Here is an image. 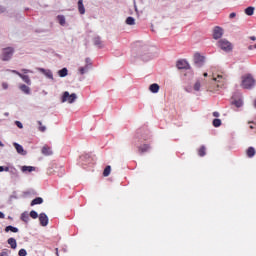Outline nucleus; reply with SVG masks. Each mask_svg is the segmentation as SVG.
<instances>
[{
	"instance_id": "1",
	"label": "nucleus",
	"mask_w": 256,
	"mask_h": 256,
	"mask_svg": "<svg viewBox=\"0 0 256 256\" xmlns=\"http://www.w3.org/2000/svg\"><path fill=\"white\" fill-rule=\"evenodd\" d=\"M241 87L243 89H252L255 87V78L251 74L242 77Z\"/></svg>"
},
{
	"instance_id": "2",
	"label": "nucleus",
	"mask_w": 256,
	"mask_h": 256,
	"mask_svg": "<svg viewBox=\"0 0 256 256\" xmlns=\"http://www.w3.org/2000/svg\"><path fill=\"white\" fill-rule=\"evenodd\" d=\"M77 101V94H70L68 91L63 92L61 96V103L73 104Z\"/></svg>"
},
{
	"instance_id": "3",
	"label": "nucleus",
	"mask_w": 256,
	"mask_h": 256,
	"mask_svg": "<svg viewBox=\"0 0 256 256\" xmlns=\"http://www.w3.org/2000/svg\"><path fill=\"white\" fill-rule=\"evenodd\" d=\"M218 46L220 47V49H222V51H225L226 53H229V51H233V45L227 39L219 40Z\"/></svg>"
},
{
	"instance_id": "4",
	"label": "nucleus",
	"mask_w": 256,
	"mask_h": 256,
	"mask_svg": "<svg viewBox=\"0 0 256 256\" xmlns=\"http://www.w3.org/2000/svg\"><path fill=\"white\" fill-rule=\"evenodd\" d=\"M13 53H15V50L12 47L4 48L2 50V61H10Z\"/></svg>"
},
{
	"instance_id": "5",
	"label": "nucleus",
	"mask_w": 256,
	"mask_h": 256,
	"mask_svg": "<svg viewBox=\"0 0 256 256\" xmlns=\"http://www.w3.org/2000/svg\"><path fill=\"white\" fill-rule=\"evenodd\" d=\"M21 72H22L23 74L20 75V79H22V81H23L24 83H26V85H31V84H32L31 78H30L29 75H27V74H28V73H33V71H32V70H29V69L23 68V69H21Z\"/></svg>"
},
{
	"instance_id": "6",
	"label": "nucleus",
	"mask_w": 256,
	"mask_h": 256,
	"mask_svg": "<svg viewBox=\"0 0 256 256\" xmlns=\"http://www.w3.org/2000/svg\"><path fill=\"white\" fill-rule=\"evenodd\" d=\"M194 64L195 67L201 68L205 65V56H201L200 53L194 54Z\"/></svg>"
},
{
	"instance_id": "7",
	"label": "nucleus",
	"mask_w": 256,
	"mask_h": 256,
	"mask_svg": "<svg viewBox=\"0 0 256 256\" xmlns=\"http://www.w3.org/2000/svg\"><path fill=\"white\" fill-rule=\"evenodd\" d=\"M223 37V28L216 26L213 30V39H221Z\"/></svg>"
},
{
	"instance_id": "8",
	"label": "nucleus",
	"mask_w": 256,
	"mask_h": 256,
	"mask_svg": "<svg viewBox=\"0 0 256 256\" xmlns=\"http://www.w3.org/2000/svg\"><path fill=\"white\" fill-rule=\"evenodd\" d=\"M39 73H42V75H45V77H47V79H51L53 81V72L49 69H45V68H37Z\"/></svg>"
},
{
	"instance_id": "9",
	"label": "nucleus",
	"mask_w": 256,
	"mask_h": 256,
	"mask_svg": "<svg viewBox=\"0 0 256 256\" xmlns=\"http://www.w3.org/2000/svg\"><path fill=\"white\" fill-rule=\"evenodd\" d=\"M13 147L16 149L18 155H22V156L27 155V151H25V149L21 146V144L14 142Z\"/></svg>"
},
{
	"instance_id": "10",
	"label": "nucleus",
	"mask_w": 256,
	"mask_h": 256,
	"mask_svg": "<svg viewBox=\"0 0 256 256\" xmlns=\"http://www.w3.org/2000/svg\"><path fill=\"white\" fill-rule=\"evenodd\" d=\"M177 69H189L187 60H178L176 64Z\"/></svg>"
},
{
	"instance_id": "11",
	"label": "nucleus",
	"mask_w": 256,
	"mask_h": 256,
	"mask_svg": "<svg viewBox=\"0 0 256 256\" xmlns=\"http://www.w3.org/2000/svg\"><path fill=\"white\" fill-rule=\"evenodd\" d=\"M39 221H40V225H48L49 224V217H47V214L41 213L39 215Z\"/></svg>"
},
{
	"instance_id": "12",
	"label": "nucleus",
	"mask_w": 256,
	"mask_h": 256,
	"mask_svg": "<svg viewBox=\"0 0 256 256\" xmlns=\"http://www.w3.org/2000/svg\"><path fill=\"white\" fill-rule=\"evenodd\" d=\"M19 89L22 93H25V95H31V88L26 84H20Z\"/></svg>"
},
{
	"instance_id": "13",
	"label": "nucleus",
	"mask_w": 256,
	"mask_h": 256,
	"mask_svg": "<svg viewBox=\"0 0 256 256\" xmlns=\"http://www.w3.org/2000/svg\"><path fill=\"white\" fill-rule=\"evenodd\" d=\"M8 173H10L11 179H17V177H19V171L17 168H15V166H11V169Z\"/></svg>"
},
{
	"instance_id": "14",
	"label": "nucleus",
	"mask_w": 256,
	"mask_h": 256,
	"mask_svg": "<svg viewBox=\"0 0 256 256\" xmlns=\"http://www.w3.org/2000/svg\"><path fill=\"white\" fill-rule=\"evenodd\" d=\"M89 71H91V68L86 65L78 68L79 75H85V74L89 73Z\"/></svg>"
},
{
	"instance_id": "15",
	"label": "nucleus",
	"mask_w": 256,
	"mask_h": 256,
	"mask_svg": "<svg viewBox=\"0 0 256 256\" xmlns=\"http://www.w3.org/2000/svg\"><path fill=\"white\" fill-rule=\"evenodd\" d=\"M78 11L80 15H85V5H83V0H78Z\"/></svg>"
},
{
	"instance_id": "16",
	"label": "nucleus",
	"mask_w": 256,
	"mask_h": 256,
	"mask_svg": "<svg viewBox=\"0 0 256 256\" xmlns=\"http://www.w3.org/2000/svg\"><path fill=\"white\" fill-rule=\"evenodd\" d=\"M159 89L160 87H159V84L157 83L151 84L149 86V91H151V93H159Z\"/></svg>"
},
{
	"instance_id": "17",
	"label": "nucleus",
	"mask_w": 256,
	"mask_h": 256,
	"mask_svg": "<svg viewBox=\"0 0 256 256\" xmlns=\"http://www.w3.org/2000/svg\"><path fill=\"white\" fill-rule=\"evenodd\" d=\"M42 155H46V156L53 155V151L48 146H43Z\"/></svg>"
},
{
	"instance_id": "18",
	"label": "nucleus",
	"mask_w": 256,
	"mask_h": 256,
	"mask_svg": "<svg viewBox=\"0 0 256 256\" xmlns=\"http://www.w3.org/2000/svg\"><path fill=\"white\" fill-rule=\"evenodd\" d=\"M22 173H32V171H35V167L33 166H22L21 167Z\"/></svg>"
},
{
	"instance_id": "19",
	"label": "nucleus",
	"mask_w": 256,
	"mask_h": 256,
	"mask_svg": "<svg viewBox=\"0 0 256 256\" xmlns=\"http://www.w3.org/2000/svg\"><path fill=\"white\" fill-rule=\"evenodd\" d=\"M57 21H58L59 25H61V27H65V23H67L65 16H63V15H58Z\"/></svg>"
},
{
	"instance_id": "20",
	"label": "nucleus",
	"mask_w": 256,
	"mask_h": 256,
	"mask_svg": "<svg viewBox=\"0 0 256 256\" xmlns=\"http://www.w3.org/2000/svg\"><path fill=\"white\" fill-rule=\"evenodd\" d=\"M8 245H10L11 249H17V240L15 238H9Z\"/></svg>"
},
{
	"instance_id": "21",
	"label": "nucleus",
	"mask_w": 256,
	"mask_h": 256,
	"mask_svg": "<svg viewBox=\"0 0 256 256\" xmlns=\"http://www.w3.org/2000/svg\"><path fill=\"white\" fill-rule=\"evenodd\" d=\"M41 203H43V198L37 197L31 201L30 205L33 207L34 205H41Z\"/></svg>"
},
{
	"instance_id": "22",
	"label": "nucleus",
	"mask_w": 256,
	"mask_h": 256,
	"mask_svg": "<svg viewBox=\"0 0 256 256\" xmlns=\"http://www.w3.org/2000/svg\"><path fill=\"white\" fill-rule=\"evenodd\" d=\"M21 219L24 221V223H29V221L31 220L28 212H23L21 214Z\"/></svg>"
},
{
	"instance_id": "23",
	"label": "nucleus",
	"mask_w": 256,
	"mask_h": 256,
	"mask_svg": "<svg viewBox=\"0 0 256 256\" xmlns=\"http://www.w3.org/2000/svg\"><path fill=\"white\" fill-rule=\"evenodd\" d=\"M58 75L59 77H67V75H69V70H67V68H62L58 71Z\"/></svg>"
},
{
	"instance_id": "24",
	"label": "nucleus",
	"mask_w": 256,
	"mask_h": 256,
	"mask_svg": "<svg viewBox=\"0 0 256 256\" xmlns=\"http://www.w3.org/2000/svg\"><path fill=\"white\" fill-rule=\"evenodd\" d=\"M253 13H255V7L249 6L245 9L246 15L251 16V15H253Z\"/></svg>"
},
{
	"instance_id": "25",
	"label": "nucleus",
	"mask_w": 256,
	"mask_h": 256,
	"mask_svg": "<svg viewBox=\"0 0 256 256\" xmlns=\"http://www.w3.org/2000/svg\"><path fill=\"white\" fill-rule=\"evenodd\" d=\"M94 45L99 48L103 47V42L101 41V37L94 38Z\"/></svg>"
},
{
	"instance_id": "26",
	"label": "nucleus",
	"mask_w": 256,
	"mask_h": 256,
	"mask_svg": "<svg viewBox=\"0 0 256 256\" xmlns=\"http://www.w3.org/2000/svg\"><path fill=\"white\" fill-rule=\"evenodd\" d=\"M213 81H216L217 83H220V85H223V83H225V78L223 75H218L217 78H213Z\"/></svg>"
},
{
	"instance_id": "27",
	"label": "nucleus",
	"mask_w": 256,
	"mask_h": 256,
	"mask_svg": "<svg viewBox=\"0 0 256 256\" xmlns=\"http://www.w3.org/2000/svg\"><path fill=\"white\" fill-rule=\"evenodd\" d=\"M232 105H235V107H243V99L234 100L232 102Z\"/></svg>"
},
{
	"instance_id": "28",
	"label": "nucleus",
	"mask_w": 256,
	"mask_h": 256,
	"mask_svg": "<svg viewBox=\"0 0 256 256\" xmlns=\"http://www.w3.org/2000/svg\"><path fill=\"white\" fill-rule=\"evenodd\" d=\"M149 151V145L144 144L143 146L139 147V153H147Z\"/></svg>"
},
{
	"instance_id": "29",
	"label": "nucleus",
	"mask_w": 256,
	"mask_h": 256,
	"mask_svg": "<svg viewBox=\"0 0 256 256\" xmlns=\"http://www.w3.org/2000/svg\"><path fill=\"white\" fill-rule=\"evenodd\" d=\"M248 157H255V148L249 147L247 150Z\"/></svg>"
},
{
	"instance_id": "30",
	"label": "nucleus",
	"mask_w": 256,
	"mask_h": 256,
	"mask_svg": "<svg viewBox=\"0 0 256 256\" xmlns=\"http://www.w3.org/2000/svg\"><path fill=\"white\" fill-rule=\"evenodd\" d=\"M104 177H109L111 175V166H106L103 172Z\"/></svg>"
},
{
	"instance_id": "31",
	"label": "nucleus",
	"mask_w": 256,
	"mask_h": 256,
	"mask_svg": "<svg viewBox=\"0 0 256 256\" xmlns=\"http://www.w3.org/2000/svg\"><path fill=\"white\" fill-rule=\"evenodd\" d=\"M206 148H205V146H201V148L199 149V151H198V155L200 156V157H205V155H206Z\"/></svg>"
},
{
	"instance_id": "32",
	"label": "nucleus",
	"mask_w": 256,
	"mask_h": 256,
	"mask_svg": "<svg viewBox=\"0 0 256 256\" xmlns=\"http://www.w3.org/2000/svg\"><path fill=\"white\" fill-rule=\"evenodd\" d=\"M6 233H8V231H12V233H17L19 231V229L13 227V226H7L5 229Z\"/></svg>"
},
{
	"instance_id": "33",
	"label": "nucleus",
	"mask_w": 256,
	"mask_h": 256,
	"mask_svg": "<svg viewBox=\"0 0 256 256\" xmlns=\"http://www.w3.org/2000/svg\"><path fill=\"white\" fill-rule=\"evenodd\" d=\"M85 63L86 67H90V69H93V61L91 60V58H86Z\"/></svg>"
},
{
	"instance_id": "34",
	"label": "nucleus",
	"mask_w": 256,
	"mask_h": 256,
	"mask_svg": "<svg viewBox=\"0 0 256 256\" xmlns=\"http://www.w3.org/2000/svg\"><path fill=\"white\" fill-rule=\"evenodd\" d=\"M126 25H135V18H133V17H128L127 19H126Z\"/></svg>"
},
{
	"instance_id": "35",
	"label": "nucleus",
	"mask_w": 256,
	"mask_h": 256,
	"mask_svg": "<svg viewBox=\"0 0 256 256\" xmlns=\"http://www.w3.org/2000/svg\"><path fill=\"white\" fill-rule=\"evenodd\" d=\"M213 126L214 127H221V119L216 118L213 120Z\"/></svg>"
},
{
	"instance_id": "36",
	"label": "nucleus",
	"mask_w": 256,
	"mask_h": 256,
	"mask_svg": "<svg viewBox=\"0 0 256 256\" xmlns=\"http://www.w3.org/2000/svg\"><path fill=\"white\" fill-rule=\"evenodd\" d=\"M38 125H40L39 131H41V133H45V131H47V127L42 126L43 123L41 121H38Z\"/></svg>"
},
{
	"instance_id": "37",
	"label": "nucleus",
	"mask_w": 256,
	"mask_h": 256,
	"mask_svg": "<svg viewBox=\"0 0 256 256\" xmlns=\"http://www.w3.org/2000/svg\"><path fill=\"white\" fill-rule=\"evenodd\" d=\"M29 216H30L32 219H37V217H39V214L37 213V211L32 210V211L30 212Z\"/></svg>"
},
{
	"instance_id": "38",
	"label": "nucleus",
	"mask_w": 256,
	"mask_h": 256,
	"mask_svg": "<svg viewBox=\"0 0 256 256\" xmlns=\"http://www.w3.org/2000/svg\"><path fill=\"white\" fill-rule=\"evenodd\" d=\"M194 91H201V82L200 81H197L194 84Z\"/></svg>"
},
{
	"instance_id": "39",
	"label": "nucleus",
	"mask_w": 256,
	"mask_h": 256,
	"mask_svg": "<svg viewBox=\"0 0 256 256\" xmlns=\"http://www.w3.org/2000/svg\"><path fill=\"white\" fill-rule=\"evenodd\" d=\"M150 59H153V56L151 54L145 56L143 55L142 56V61H150Z\"/></svg>"
},
{
	"instance_id": "40",
	"label": "nucleus",
	"mask_w": 256,
	"mask_h": 256,
	"mask_svg": "<svg viewBox=\"0 0 256 256\" xmlns=\"http://www.w3.org/2000/svg\"><path fill=\"white\" fill-rule=\"evenodd\" d=\"M18 255H19V256H27V250H25V249H20L19 252H18Z\"/></svg>"
},
{
	"instance_id": "41",
	"label": "nucleus",
	"mask_w": 256,
	"mask_h": 256,
	"mask_svg": "<svg viewBox=\"0 0 256 256\" xmlns=\"http://www.w3.org/2000/svg\"><path fill=\"white\" fill-rule=\"evenodd\" d=\"M15 125L18 129H23V123H21V121H15Z\"/></svg>"
},
{
	"instance_id": "42",
	"label": "nucleus",
	"mask_w": 256,
	"mask_h": 256,
	"mask_svg": "<svg viewBox=\"0 0 256 256\" xmlns=\"http://www.w3.org/2000/svg\"><path fill=\"white\" fill-rule=\"evenodd\" d=\"M8 71H10V73H14V75H18V77H21V74H22V73H20V72L17 71V70H8Z\"/></svg>"
},
{
	"instance_id": "43",
	"label": "nucleus",
	"mask_w": 256,
	"mask_h": 256,
	"mask_svg": "<svg viewBox=\"0 0 256 256\" xmlns=\"http://www.w3.org/2000/svg\"><path fill=\"white\" fill-rule=\"evenodd\" d=\"M2 88H3L4 90L9 89V84H7V82H3V83H2Z\"/></svg>"
},
{
	"instance_id": "44",
	"label": "nucleus",
	"mask_w": 256,
	"mask_h": 256,
	"mask_svg": "<svg viewBox=\"0 0 256 256\" xmlns=\"http://www.w3.org/2000/svg\"><path fill=\"white\" fill-rule=\"evenodd\" d=\"M237 17V14L235 12L230 13L229 19H235Z\"/></svg>"
},
{
	"instance_id": "45",
	"label": "nucleus",
	"mask_w": 256,
	"mask_h": 256,
	"mask_svg": "<svg viewBox=\"0 0 256 256\" xmlns=\"http://www.w3.org/2000/svg\"><path fill=\"white\" fill-rule=\"evenodd\" d=\"M5 11H6V8L0 5V13H5Z\"/></svg>"
},
{
	"instance_id": "46",
	"label": "nucleus",
	"mask_w": 256,
	"mask_h": 256,
	"mask_svg": "<svg viewBox=\"0 0 256 256\" xmlns=\"http://www.w3.org/2000/svg\"><path fill=\"white\" fill-rule=\"evenodd\" d=\"M4 171H6L7 173H9V171H11V166H6V167H4Z\"/></svg>"
},
{
	"instance_id": "47",
	"label": "nucleus",
	"mask_w": 256,
	"mask_h": 256,
	"mask_svg": "<svg viewBox=\"0 0 256 256\" xmlns=\"http://www.w3.org/2000/svg\"><path fill=\"white\" fill-rule=\"evenodd\" d=\"M253 49H255V47L253 45L248 46L249 51H253Z\"/></svg>"
},
{
	"instance_id": "48",
	"label": "nucleus",
	"mask_w": 256,
	"mask_h": 256,
	"mask_svg": "<svg viewBox=\"0 0 256 256\" xmlns=\"http://www.w3.org/2000/svg\"><path fill=\"white\" fill-rule=\"evenodd\" d=\"M219 112H213V117H219Z\"/></svg>"
},
{
	"instance_id": "49",
	"label": "nucleus",
	"mask_w": 256,
	"mask_h": 256,
	"mask_svg": "<svg viewBox=\"0 0 256 256\" xmlns=\"http://www.w3.org/2000/svg\"><path fill=\"white\" fill-rule=\"evenodd\" d=\"M5 171V166H0V173H3Z\"/></svg>"
},
{
	"instance_id": "50",
	"label": "nucleus",
	"mask_w": 256,
	"mask_h": 256,
	"mask_svg": "<svg viewBox=\"0 0 256 256\" xmlns=\"http://www.w3.org/2000/svg\"><path fill=\"white\" fill-rule=\"evenodd\" d=\"M5 218V214L3 212H0V219H4Z\"/></svg>"
},
{
	"instance_id": "51",
	"label": "nucleus",
	"mask_w": 256,
	"mask_h": 256,
	"mask_svg": "<svg viewBox=\"0 0 256 256\" xmlns=\"http://www.w3.org/2000/svg\"><path fill=\"white\" fill-rule=\"evenodd\" d=\"M250 39H251V41H256V37L255 36H251Z\"/></svg>"
},
{
	"instance_id": "52",
	"label": "nucleus",
	"mask_w": 256,
	"mask_h": 256,
	"mask_svg": "<svg viewBox=\"0 0 256 256\" xmlns=\"http://www.w3.org/2000/svg\"><path fill=\"white\" fill-rule=\"evenodd\" d=\"M88 155L81 156L80 159H87Z\"/></svg>"
},
{
	"instance_id": "53",
	"label": "nucleus",
	"mask_w": 256,
	"mask_h": 256,
	"mask_svg": "<svg viewBox=\"0 0 256 256\" xmlns=\"http://www.w3.org/2000/svg\"><path fill=\"white\" fill-rule=\"evenodd\" d=\"M203 76H204V77H208L209 74H208L207 72H205V73L203 74Z\"/></svg>"
},
{
	"instance_id": "54",
	"label": "nucleus",
	"mask_w": 256,
	"mask_h": 256,
	"mask_svg": "<svg viewBox=\"0 0 256 256\" xmlns=\"http://www.w3.org/2000/svg\"><path fill=\"white\" fill-rule=\"evenodd\" d=\"M0 147H5V144H3V142L0 141Z\"/></svg>"
},
{
	"instance_id": "55",
	"label": "nucleus",
	"mask_w": 256,
	"mask_h": 256,
	"mask_svg": "<svg viewBox=\"0 0 256 256\" xmlns=\"http://www.w3.org/2000/svg\"><path fill=\"white\" fill-rule=\"evenodd\" d=\"M5 117H9V112L4 113Z\"/></svg>"
},
{
	"instance_id": "56",
	"label": "nucleus",
	"mask_w": 256,
	"mask_h": 256,
	"mask_svg": "<svg viewBox=\"0 0 256 256\" xmlns=\"http://www.w3.org/2000/svg\"><path fill=\"white\" fill-rule=\"evenodd\" d=\"M5 255V252H2L1 254H0V256H4Z\"/></svg>"
},
{
	"instance_id": "57",
	"label": "nucleus",
	"mask_w": 256,
	"mask_h": 256,
	"mask_svg": "<svg viewBox=\"0 0 256 256\" xmlns=\"http://www.w3.org/2000/svg\"><path fill=\"white\" fill-rule=\"evenodd\" d=\"M134 8H135V11H137V5H135Z\"/></svg>"
},
{
	"instance_id": "58",
	"label": "nucleus",
	"mask_w": 256,
	"mask_h": 256,
	"mask_svg": "<svg viewBox=\"0 0 256 256\" xmlns=\"http://www.w3.org/2000/svg\"><path fill=\"white\" fill-rule=\"evenodd\" d=\"M250 129H253V126H250Z\"/></svg>"
}]
</instances>
